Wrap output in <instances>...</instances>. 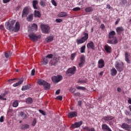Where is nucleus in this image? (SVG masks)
Masks as SVG:
<instances>
[{"label":"nucleus","mask_w":131,"mask_h":131,"mask_svg":"<svg viewBox=\"0 0 131 131\" xmlns=\"http://www.w3.org/2000/svg\"><path fill=\"white\" fill-rule=\"evenodd\" d=\"M40 28L42 33H49L50 32V30H51L50 26L46 24H41L40 25Z\"/></svg>","instance_id":"39448f33"},{"label":"nucleus","mask_w":131,"mask_h":131,"mask_svg":"<svg viewBox=\"0 0 131 131\" xmlns=\"http://www.w3.org/2000/svg\"><path fill=\"white\" fill-rule=\"evenodd\" d=\"M35 73V69H33L31 71V75L33 76L34 75Z\"/></svg>","instance_id":"5fc2aeb1"},{"label":"nucleus","mask_w":131,"mask_h":131,"mask_svg":"<svg viewBox=\"0 0 131 131\" xmlns=\"http://www.w3.org/2000/svg\"><path fill=\"white\" fill-rule=\"evenodd\" d=\"M110 71L111 75L112 76H116V74H117V71L116 70V69L113 68Z\"/></svg>","instance_id":"6ab92c4d"},{"label":"nucleus","mask_w":131,"mask_h":131,"mask_svg":"<svg viewBox=\"0 0 131 131\" xmlns=\"http://www.w3.org/2000/svg\"><path fill=\"white\" fill-rule=\"evenodd\" d=\"M36 122H37V121L36 120V118H34L32 122V126H35V125L36 124Z\"/></svg>","instance_id":"79ce46f5"},{"label":"nucleus","mask_w":131,"mask_h":131,"mask_svg":"<svg viewBox=\"0 0 131 131\" xmlns=\"http://www.w3.org/2000/svg\"><path fill=\"white\" fill-rule=\"evenodd\" d=\"M73 11L74 12H77V11H80V8L79 7H75L73 9Z\"/></svg>","instance_id":"a18cd8bd"},{"label":"nucleus","mask_w":131,"mask_h":131,"mask_svg":"<svg viewBox=\"0 0 131 131\" xmlns=\"http://www.w3.org/2000/svg\"><path fill=\"white\" fill-rule=\"evenodd\" d=\"M100 28H101V29H104L105 28V25L104 24H101L100 26Z\"/></svg>","instance_id":"bf43d9fd"},{"label":"nucleus","mask_w":131,"mask_h":131,"mask_svg":"<svg viewBox=\"0 0 131 131\" xmlns=\"http://www.w3.org/2000/svg\"><path fill=\"white\" fill-rule=\"evenodd\" d=\"M103 119L105 120V121H109V120H112L113 119V117L111 116H107L104 117Z\"/></svg>","instance_id":"393cba45"},{"label":"nucleus","mask_w":131,"mask_h":131,"mask_svg":"<svg viewBox=\"0 0 131 131\" xmlns=\"http://www.w3.org/2000/svg\"><path fill=\"white\" fill-rule=\"evenodd\" d=\"M28 21H32L33 20V14H30L29 15L28 17H27Z\"/></svg>","instance_id":"e433bc0d"},{"label":"nucleus","mask_w":131,"mask_h":131,"mask_svg":"<svg viewBox=\"0 0 131 131\" xmlns=\"http://www.w3.org/2000/svg\"><path fill=\"white\" fill-rule=\"evenodd\" d=\"M30 88V86L29 85L23 86L21 88V91H27V90H29Z\"/></svg>","instance_id":"c9c22d12"},{"label":"nucleus","mask_w":131,"mask_h":131,"mask_svg":"<svg viewBox=\"0 0 131 131\" xmlns=\"http://www.w3.org/2000/svg\"><path fill=\"white\" fill-rule=\"evenodd\" d=\"M115 67L119 72H121L122 71H123L124 64H123V62L121 61H116L115 63Z\"/></svg>","instance_id":"20e7f679"},{"label":"nucleus","mask_w":131,"mask_h":131,"mask_svg":"<svg viewBox=\"0 0 131 131\" xmlns=\"http://www.w3.org/2000/svg\"><path fill=\"white\" fill-rule=\"evenodd\" d=\"M0 29H1V30H4V29H5V28H4V26L3 25H1L0 26Z\"/></svg>","instance_id":"69168bd1"},{"label":"nucleus","mask_w":131,"mask_h":131,"mask_svg":"<svg viewBox=\"0 0 131 131\" xmlns=\"http://www.w3.org/2000/svg\"><path fill=\"white\" fill-rule=\"evenodd\" d=\"M83 129H84L85 130H87V131H95V128H94V127H91V128L89 126L84 127L83 128Z\"/></svg>","instance_id":"7c9ffc66"},{"label":"nucleus","mask_w":131,"mask_h":131,"mask_svg":"<svg viewBox=\"0 0 131 131\" xmlns=\"http://www.w3.org/2000/svg\"><path fill=\"white\" fill-rule=\"evenodd\" d=\"M68 116L69 118H73L74 117H76V116H77V112H70L68 113Z\"/></svg>","instance_id":"4468645a"},{"label":"nucleus","mask_w":131,"mask_h":131,"mask_svg":"<svg viewBox=\"0 0 131 131\" xmlns=\"http://www.w3.org/2000/svg\"><path fill=\"white\" fill-rule=\"evenodd\" d=\"M34 16L37 17V18H40L41 15L40 12L38 11L35 10L34 11Z\"/></svg>","instance_id":"2f4dec72"},{"label":"nucleus","mask_w":131,"mask_h":131,"mask_svg":"<svg viewBox=\"0 0 131 131\" xmlns=\"http://www.w3.org/2000/svg\"><path fill=\"white\" fill-rule=\"evenodd\" d=\"M75 91H76L75 88H71L70 89V92H71V93H74Z\"/></svg>","instance_id":"3c124183"},{"label":"nucleus","mask_w":131,"mask_h":131,"mask_svg":"<svg viewBox=\"0 0 131 131\" xmlns=\"http://www.w3.org/2000/svg\"><path fill=\"white\" fill-rule=\"evenodd\" d=\"M10 2V0H3L4 4H7V3H9Z\"/></svg>","instance_id":"e2e57ef3"},{"label":"nucleus","mask_w":131,"mask_h":131,"mask_svg":"<svg viewBox=\"0 0 131 131\" xmlns=\"http://www.w3.org/2000/svg\"><path fill=\"white\" fill-rule=\"evenodd\" d=\"M125 121H127V122H131V119H128V118H126L125 119Z\"/></svg>","instance_id":"680f3d73"},{"label":"nucleus","mask_w":131,"mask_h":131,"mask_svg":"<svg viewBox=\"0 0 131 131\" xmlns=\"http://www.w3.org/2000/svg\"><path fill=\"white\" fill-rule=\"evenodd\" d=\"M125 113L126 114V115H129V112H128V111L127 110H126L125 112Z\"/></svg>","instance_id":"052dcab7"},{"label":"nucleus","mask_w":131,"mask_h":131,"mask_svg":"<svg viewBox=\"0 0 131 131\" xmlns=\"http://www.w3.org/2000/svg\"><path fill=\"white\" fill-rule=\"evenodd\" d=\"M40 5L42 7H45V6H46V3H45V1H43V0H40Z\"/></svg>","instance_id":"c03bdc74"},{"label":"nucleus","mask_w":131,"mask_h":131,"mask_svg":"<svg viewBox=\"0 0 131 131\" xmlns=\"http://www.w3.org/2000/svg\"><path fill=\"white\" fill-rule=\"evenodd\" d=\"M46 58H48V59H52V58H53V54H48L46 56Z\"/></svg>","instance_id":"49530a36"},{"label":"nucleus","mask_w":131,"mask_h":131,"mask_svg":"<svg viewBox=\"0 0 131 131\" xmlns=\"http://www.w3.org/2000/svg\"><path fill=\"white\" fill-rule=\"evenodd\" d=\"M32 30H37V25L35 24H33V25H32Z\"/></svg>","instance_id":"4c0bfd02"},{"label":"nucleus","mask_w":131,"mask_h":131,"mask_svg":"<svg viewBox=\"0 0 131 131\" xmlns=\"http://www.w3.org/2000/svg\"><path fill=\"white\" fill-rule=\"evenodd\" d=\"M117 92H118L119 93H121V89L120 88H117Z\"/></svg>","instance_id":"774afa93"},{"label":"nucleus","mask_w":131,"mask_h":131,"mask_svg":"<svg viewBox=\"0 0 131 131\" xmlns=\"http://www.w3.org/2000/svg\"><path fill=\"white\" fill-rule=\"evenodd\" d=\"M83 35L84 36L80 38L77 39L76 42L77 45L84 43V42H85L86 40H88V39H89V34L88 33L83 32Z\"/></svg>","instance_id":"f03ea898"},{"label":"nucleus","mask_w":131,"mask_h":131,"mask_svg":"<svg viewBox=\"0 0 131 131\" xmlns=\"http://www.w3.org/2000/svg\"><path fill=\"white\" fill-rule=\"evenodd\" d=\"M39 112H40V113H41V114H42V115H46V112L41 110H39Z\"/></svg>","instance_id":"603ef678"},{"label":"nucleus","mask_w":131,"mask_h":131,"mask_svg":"<svg viewBox=\"0 0 131 131\" xmlns=\"http://www.w3.org/2000/svg\"><path fill=\"white\" fill-rule=\"evenodd\" d=\"M51 3L53 6L55 7H57V3H56V1L55 0H52Z\"/></svg>","instance_id":"09e8293b"},{"label":"nucleus","mask_w":131,"mask_h":131,"mask_svg":"<svg viewBox=\"0 0 131 131\" xmlns=\"http://www.w3.org/2000/svg\"><path fill=\"white\" fill-rule=\"evenodd\" d=\"M88 49H91V50H95V44L93 41H90L87 43Z\"/></svg>","instance_id":"dca6fc26"},{"label":"nucleus","mask_w":131,"mask_h":131,"mask_svg":"<svg viewBox=\"0 0 131 131\" xmlns=\"http://www.w3.org/2000/svg\"><path fill=\"white\" fill-rule=\"evenodd\" d=\"M37 83L39 85H43L45 90H50L51 88V84H50V83H48L47 81H45L44 80H42V79H38Z\"/></svg>","instance_id":"7ed1b4c3"},{"label":"nucleus","mask_w":131,"mask_h":131,"mask_svg":"<svg viewBox=\"0 0 131 131\" xmlns=\"http://www.w3.org/2000/svg\"><path fill=\"white\" fill-rule=\"evenodd\" d=\"M19 105V103L18 102V100H15L13 103L12 106L16 108V107H18Z\"/></svg>","instance_id":"f704fd0d"},{"label":"nucleus","mask_w":131,"mask_h":131,"mask_svg":"<svg viewBox=\"0 0 131 131\" xmlns=\"http://www.w3.org/2000/svg\"><path fill=\"white\" fill-rule=\"evenodd\" d=\"M130 58V55L128 54V53L125 52V60L127 63H128V64L130 63V60H129V58Z\"/></svg>","instance_id":"f3484780"},{"label":"nucleus","mask_w":131,"mask_h":131,"mask_svg":"<svg viewBox=\"0 0 131 131\" xmlns=\"http://www.w3.org/2000/svg\"><path fill=\"white\" fill-rule=\"evenodd\" d=\"M15 20H9L8 22L6 23L5 27L8 30L10 31H14V32H18L20 30V24L19 22H16L15 23V26L14 27L13 26L15 24Z\"/></svg>","instance_id":"f257e3e1"},{"label":"nucleus","mask_w":131,"mask_h":131,"mask_svg":"<svg viewBox=\"0 0 131 131\" xmlns=\"http://www.w3.org/2000/svg\"><path fill=\"white\" fill-rule=\"evenodd\" d=\"M30 126L28 124H22L20 125L21 129H27L29 128Z\"/></svg>","instance_id":"cd10ccee"},{"label":"nucleus","mask_w":131,"mask_h":131,"mask_svg":"<svg viewBox=\"0 0 131 131\" xmlns=\"http://www.w3.org/2000/svg\"><path fill=\"white\" fill-rule=\"evenodd\" d=\"M55 21L57 23H61V22L63 21V19L61 18H57L55 20Z\"/></svg>","instance_id":"de8ad7c7"},{"label":"nucleus","mask_w":131,"mask_h":131,"mask_svg":"<svg viewBox=\"0 0 131 131\" xmlns=\"http://www.w3.org/2000/svg\"><path fill=\"white\" fill-rule=\"evenodd\" d=\"M45 40L47 42H51V41H53V40H54V36H49L46 38Z\"/></svg>","instance_id":"bb28decb"},{"label":"nucleus","mask_w":131,"mask_h":131,"mask_svg":"<svg viewBox=\"0 0 131 131\" xmlns=\"http://www.w3.org/2000/svg\"><path fill=\"white\" fill-rule=\"evenodd\" d=\"M80 50V53H84L85 52V45H84L81 47Z\"/></svg>","instance_id":"58836bf2"},{"label":"nucleus","mask_w":131,"mask_h":131,"mask_svg":"<svg viewBox=\"0 0 131 131\" xmlns=\"http://www.w3.org/2000/svg\"><path fill=\"white\" fill-rule=\"evenodd\" d=\"M105 66V62L104 60L101 59L98 60V68L102 69Z\"/></svg>","instance_id":"ddd939ff"},{"label":"nucleus","mask_w":131,"mask_h":131,"mask_svg":"<svg viewBox=\"0 0 131 131\" xmlns=\"http://www.w3.org/2000/svg\"><path fill=\"white\" fill-rule=\"evenodd\" d=\"M76 56V53H74L72 54L71 55V60L72 61H73V60H74Z\"/></svg>","instance_id":"a19ab883"},{"label":"nucleus","mask_w":131,"mask_h":131,"mask_svg":"<svg viewBox=\"0 0 131 131\" xmlns=\"http://www.w3.org/2000/svg\"><path fill=\"white\" fill-rule=\"evenodd\" d=\"M20 115L23 117V118H24V119H26V118H27V115H26V114H25L23 112H20Z\"/></svg>","instance_id":"72a5a7b5"},{"label":"nucleus","mask_w":131,"mask_h":131,"mask_svg":"<svg viewBox=\"0 0 131 131\" xmlns=\"http://www.w3.org/2000/svg\"><path fill=\"white\" fill-rule=\"evenodd\" d=\"M104 50L106 53L110 54V53H111V51H112V48L108 45H105Z\"/></svg>","instance_id":"412c9836"},{"label":"nucleus","mask_w":131,"mask_h":131,"mask_svg":"<svg viewBox=\"0 0 131 131\" xmlns=\"http://www.w3.org/2000/svg\"><path fill=\"white\" fill-rule=\"evenodd\" d=\"M4 116H1L0 118V122H4Z\"/></svg>","instance_id":"864d4df0"},{"label":"nucleus","mask_w":131,"mask_h":131,"mask_svg":"<svg viewBox=\"0 0 131 131\" xmlns=\"http://www.w3.org/2000/svg\"><path fill=\"white\" fill-rule=\"evenodd\" d=\"M5 56L6 57V58H9V57H10V54L8 53H5Z\"/></svg>","instance_id":"6e6d98bb"},{"label":"nucleus","mask_w":131,"mask_h":131,"mask_svg":"<svg viewBox=\"0 0 131 131\" xmlns=\"http://www.w3.org/2000/svg\"><path fill=\"white\" fill-rule=\"evenodd\" d=\"M119 21H120V18H118L115 22L116 25H117V24H118V23H119Z\"/></svg>","instance_id":"4d7b16f0"},{"label":"nucleus","mask_w":131,"mask_h":131,"mask_svg":"<svg viewBox=\"0 0 131 131\" xmlns=\"http://www.w3.org/2000/svg\"><path fill=\"white\" fill-rule=\"evenodd\" d=\"M63 77L61 75H57L53 76L52 78V80L54 82V83H57V82H59V81H61L62 80Z\"/></svg>","instance_id":"0eeeda50"},{"label":"nucleus","mask_w":131,"mask_h":131,"mask_svg":"<svg viewBox=\"0 0 131 131\" xmlns=\"http://www.w3.org/2000/svg\"><path fill=\"white\" fill-rule=\"evenodd\" d=\"M107 42L111 45H116V43L118 42V41L117 40V38H112V39H108Z\"/></svg>","instance_id":"f8f14e48"},{"label":"nucleus","mask_w":131,"mask_h":131,"mask_svg":"<svg viewBox=\"0 0 131 131\" xmlns=\"http://www.w3.org/2000/svg\"><path fill=\"white\" fill-rule=\"evenodd\" d=\"M42 65H47L49 63V59L45 57L41 62Z\"/></svg>","instance_id":"b1692460"},{"label":"nucleus","mask_w":131,"mask_h":131,"mask_svg":"<svg viewBox=\"0 0 131 131\" xmlns=\"http://www.w3.org/2000/svg\"><path fill=\"white\" fill-rule=\"evenodd\" d=\"M82 124V121H80V122H75L74 124H73L71 127V128H77L80 126Z\"/></svg>","instance_id":"9b49d317"},{"label":"nucleus","mask_w":131,"mask_h":131,"mask_svg":"<svg viewBox=\"0 0 131 131\" xmlns=\"http://www.w3.org/2000/svg\"><path fill=\"white\" fill-rule=\"evenodd\" d=\"M30 39L33 41H37L38 38H39V36H37L35 34L31 33L28 35Z\"/></svg>","instance_id":"423d86ee"},{"label":"nucleus","mask_w":131,"mask_h":131,"mask_svg":"<svg viewBox=\"0 0 131 131\" xmlns=\"http://www.w3.org/2000/svg\"><path fill=\"white\" fill-rule=\"evenodd\" d=\"M29 14V8L27 7H25L23 10V13L21 15L22 18H24V17H27V15Z\"/></svg>","instance_id":"1a4fd4ad"},{"label":"nucleus","mask_w":131,"mask_h":131,"mask_svg":"<svg viewBox=\"0 0 131 131\" xmlns=\"http://www.w3.org/2000/svg\"><path fill=\"white\" fill-rule=\"evenodd\" d=\"M23 81H24V80L23 79L19 80L18 82H16L13 84V86H14V88H16V86L20 85V84H21L23 83Z\"/></svg>","instance_id":"a878e982"},{"label":"nucleus","mask_w":131,"mask_h":131,"mask_svg":"<svg viewBox=\"0 0 131 131\" xmlns=\"http://www.w3.org/2000/svg\"><path fill=\"white\" fill-rule=\"evenodd\" d=\"M76 70V68L75 67H73V68H71L69 69L67 71V75H73L74 73H75V71Z\"/></svg>","instance_id":"6e6552de"},{"label":"nucleus","mask_w":131,"mask_h":131,"mask_svg":"<svg viewBox=\"0 0 131 131\" xmlns=\"http://www.w3.org/2000/svg\"><path fill=\"white\" fill-rule=\"evenodd\" d=\"M6 96L5 93L2 94L0 95V100H3L4 101H7V98H4Z\"/></svg>","instance_id":"473e14b6"},{"label":"nucleus","mask_w":131,"mask_h":131,"mask_svg":"<svg viewBox=\"0 0 131 131\" xmlns=\"http://www.w3.org/2000/svg\"><path fill=\"white\" fill-rule=\"evenodd\" d=\"M94 11V9L91 7H87L85 9V11L86 13H90V12H93Z\"/></svg>","instance_id":"c756f323"},{"label":"nucleus","mask_w":131,"mask_h":131,"mask_svg":"<svg viewBox=\"0 0 131 131\" xmlns=\"http://www.w3.org/2000/svg\"><path fill=\"white\" fill-rule=\"evenodd\" d=\"M115 34H116L115 31H111L108 34V38H109V39L116 38V36H115Z\"/></svg>","instance_id":"a211bd4d"},{"label":"nucleus","mask_w":131,"mask_h":131,"mask_svg":"<svg viewBox=\"0 0 131 131\" xmlns=\"http://www.w3.org/2000/svg\"><path fill=\"white\" fill-rule=\"evenodd\" d=\"M56 99L62 101V100L63 99V97H62V96H58L56 97Z\"/></svg>","instance_id":"8fccbe9b"},{"label":"nucleus","mask_w":131,"mask_h":131,"mask_svg":"<svg viewBox=\"0 0 131 131\" xmlns=\"http://www.w3.org/2000/svg\"><path fill=\"white\" fill-rule=\"evenodd\" d=\"M116 30L118 34H120L121 32L124 30V29L122 27H119L116 28Z\"/></svg>","instance_id":"4be33fe9"},{"label":"nucleus","mask_w":131,"mask_h":131,"mask_svg":"<svg viewBox=\"0 0 131 131\" xmlns=\"http://www.w3.org/2000/svg\"><path fill=\"white\" fill-rule=\"evenodd\" d=\"M55 94L56 95H59V94H60V90H58L57 91H56Z\"/></svg>","instance_id":"338daca9"},{"label":"nucleus","mask_w":131,"mask_h":131,"mask_svg":"<svg viewBox=\"0 0 131 131\" xmlns=\"http://www.w3.org/2000/svg\"><path fill=\"white\" fill-rule=\"evenodd\" d=\"M82 103V101H78V105L79 106H81Z\"/></svg>","instance_id":"0e129e2a"},{"label":"nucleus","mask_w":131,"mask_h":131,"mask_svg":"<svg viewBox=\"0 0 131 131\" xmlns=\"http://www.w3.org/2000/svg\"><path fill=\"white\" fill-rule=\"evenodd\" d=\"M75 96H76V97H78L79 96H80V93L79 92H77L76 93L74 94Z\"/></svg>","instance_id":"13d9d810"},{"label":"nucleus","mask_w":131,"mask_h":131,"mask_svg":"<svg viewBox=\"0 0 131 131\" xmlns=\"http://www.w3.org/2000/svg\"><path fill=\"white\" fill-rule=\"evenodd\" d=\"M57 16L59 18H63L64 17H67V16H68V14L66 12H59Z\"/></svg>","instance_id":"aec40b11"},{"label":"nucleus","mask_w":131,"mask_h":131,"mask_svg":"<svg viewBox=\"0 0 131 131\" xmlns=\"http://www.w3.org/2000/svg\"><path fill=\"white\" fill-rule=\"evenodd\" d=\"M26 102L27 104H31V103H32V99L31 98H27Z\"/></svg>","instance_id":"ea45409f"},{"label":"nucleus","mask_w":131,"mask_h":131,"mask_svg":"<svg viewBox=\"0 0 131 131\" xmlns=\"http://www.w3.org/2000/svg\"><path fill=\"white\" fill-rule=\"evenodd\" d=\"M76 88L77 90H82V91H84L85 90V88L80 86H77Z\"/></svg>","instance_id":"37998d69"},{"label":"nucleus","mask_w":131,"mask_h":131,"mask_svg":"<svg viewBox=\"0 0 131 131\" xmlns=\"http://www.w3.org/2000/svg\"><path fill=\"white\" fill-rule=\"evenodd\" d=\"M37 4H38V1H37L36 0L33 1L32 5H33V7L34 9H37V7L36 6Z\"/></svg>","instance_id":"c85d7f7f"},{"label":"nucleus","mask_w":131,"mask_h":131,"mask_svg":"<svg viewBox=\"0 0 131 131\" xmlns=\"http://www.w3.org/2000/svg\"><path fill=\"white\" fill-rule=\"evenodd\" d=\"M102 129H105V130H108V131H112V130H111L110 127H109V126H108V125H107V124H103L102 125Z\"/></svg>","instance_id":"5701e85b"},{"label":"nucleus","mask_w":131,"mask_h":131,"mask_svg":"<svg viewBox=\"0 0 131 131\" xmlns=\"http://www.w3.org/2000/svg\"><path fill=\"white\" fill-rule=\"evenodd\" d=\"M122 128L125 129L126 130L130 131L131 126L130 125L126 124V123H123L121 125Z\"/></svg>","instance_id":"2eb2a0df"},{"label":"nucleus","mask_w":131,"mask_h":131,"mask_svg":"<svg viewBox=\"0 0 131 131\" xmlns=\"http://www.w3.org/2000/svg\"><path fill=\"white\" fill-rule=\"evenodd\" d=\"M84 63H85V57L84 56H82L80 58V61L78 63L79 67H82L84 65Z\"/></svg>","instance_id":"9d476101"}]
</instances>
